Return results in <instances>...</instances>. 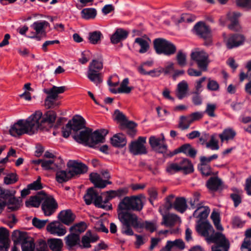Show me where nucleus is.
<instances>
[{
    "label": "nucleus",
    "instance_id": "22",
    "mask_svg": "<svg viewBox=\"0 0 251 251\" xmlns=\"http://www.w3.org/2000/svg\"><path fill=\"white\" fill-rule=\"evenodd\" d=\"M30 238L26 232L19 230H15L12 235V239L14 245H21L22 246V244L27 241Z\"/></svg>",
    "mask_w": 251,
    "mask_h": 251
},
{
    "label": "nucleus",
    "instance_id": "53",
    "mask_svg": "<svg viewBox=\"0 0 251 251\" xmlns=\"http://www.w3.org/2000/svg\"><path fill=\"white\" fill-rule=\"evenodd\" d=\"M178 64L181 67L186 65V54L182 50H179L176 56Z\"/></svg>",
    "mask_w": 251,
    "mask_h": 251
},
{
    "label": "nucleus",
    "instance_id": "21",
    "mask_svg": "<svg viewBox=\"0 0 251 251\" xmlns=\"http://www.w3.org/2000/svg\"><path fill=\"white\" fill-rule=\"evenodd\" d=\"M194 30L197 35L206 39L210 36V29L204 23L198 22L194 26Z\"/></svg>",
    "mask_w": 251,
    "mask_h": 251
},
{
    "label": "nucleus",
    "instance_id": "20",
    "mask_svg": "<svg viewBox=\"0 0 251 251\" xmlns=\"http://www.w3.org/2000/svg\"><path fill=\"white\" fill-rule=\"evenodd\" d=\"M9 235L6 228L0 227V251H8L9 247Z\"/></svg>",
    "mask_w": 251,
    "mask_h": 251
},
{
    "label": "nucleus",
    "instance_id": "27",
    "mask_svg": "<svg viewBox=\"0 0 251 251\" xmlns=\"http://www.w3.org/2000/svg\"><path fill=\"white\" fill-rule=\"evenodd\" d=\"M128 32L122 28H118L111 37V41L113 44H117L125 40L127 36Z\"/></svg>",
    "mask_w": 251,
    "mask_h": 251
},
{
    "label": "nucleus",
    "instance_id": "60",
    "mask_svg": "<svg viewBox=\"0 0 251 251\" xmlns=\"http://www.w3.org/2000/svg\"><path fill=\"white\" fill-rule=\"evenodd\" d=\"M48 222V220H41L36 217L34 218L32 221V225L39 229L44 227Z\"/></svg>",
    "mask_w": 251,
    "mask_h": 251
},
{
    "label": "nucleus",
    "instance_id": "39",
    "mask_svg": "<svg viewBox=\"0 0 251 251\" xmlns=\"http://www.w3.org/2000/svg\"><path fill=\"white\" fill-rule=\"evenodd\" d=\"M236 135V132L231 128H227L219 134L222 142L232 140Z\"/></svg>",
    "mask_w": 251,
    "mask_h": 251
},
{
    "label": "nucleus",
    "instance_id": "10",
    "mask_svg": "<svg viewBox=\"0 0 251 251\" xmlns=\"http://www.w3.org/2000/svg\"><path fill=\"white\" fill-rule=\"evenodd\" d=\"M128 210H122L118 207V215L119 220L122 224H130L134 227H137L138 226L137 216Z\"/></svg>",
    "mask_w": 251,
    "mask_h": 251
},
{
    "label": "nucleus",
    "instance_id": "47",
    "mask_svg": "<svg viewBox=\"0 0 251 251\" xmlns=\"http://www.w3.org/2000/svg\"><path fill=\"white\" fill-rule=\"evenodd\" d=\"M137 227L144 228L146 230L153 232L156 229L157 226L156 224L154 222L145 221L141 223H138Z\"/></svg>",
    "mask_w": 251,
    "mask_h": 251
},
{
    "label": "nucleus",
    "instance_id": "12",
    "mask_svg": "<svg viewBox=\"0 0 251 251\" xmlns=\"http://www.w3.org/2000/svg\"><path fill=\"white\" fill-rule=\"evenodd\" d=\"M146 138L139 137L136 141L132 142L129 145V151L133 155H139L147 153V150L145 146Z\"/></svg>",
    "mask_w": 251,
    "mask_h": 251
},
{
    "label": "nucleus",
    "instance_id": "48",
    "mask_svg": "<svg viewBox=\"0 0 251 251\" xmlns=\"http://www.w3.org/2000/svg\"><path fill=\"white\" fill-rule=\"evenodd\" d=\"M103 197L102 196H99L98 194H97L95 200L94 201V204L96 206L104 209L106 210H110L112 209V205L111 204H102L103 201Z\"/></svg>",
    "mask_w": 251,
    "mask_h": 251
},
{
    "label": "nucleus",
    "instance_id": "29",
    "mask_svg": "<svg viewBox=\"0 0 251 251\" xmlns=\"http://www.w3.org/2000/svg\"><path fill=\"white\" fill-rule=\"evenodd\" d=\"M49 25V23L46 21H38L34 22L30 27L35 31L34 33L45 34V28Z\"/></svg>",
    "mask_w": 251,
    "mask_h": 251
},
{
    "label": "nucleus",
    "instance_id": "55",
    "mask_svg": "<svg viewBox=\"0 0 251 251\" xmlns=\"http://www.w3.org/2000/svg\"><path fill=\"white\" fill-rule=\"evenodd\" d=\"M34 251H49L46 241L43 239L38 240Z\"/></svg>",
    "mask_w": 251,
    "mask_h": 251
},
{
    "label": "nucleus",
    "instance_id": "59",
    "mask_svg": "<svg viewBox=\"0 0 251 251\" xmlns=\"http://www.w3.org/2000/svg\"><path fill=\"white\" fill-rule=\"evenodd\" d=\"M131 226L132 225L130 224H122L121 232L126 235H134V232L131 227Z\"/></svg>",
    "mask_w": 251,
    "mask_h": 251
},
{
    "label": "nucleus",
    "instance_id": "57",
    "mask_svg": "<svg viewBox=\"0 0 251 251\" xmlns=\"http://www.w3.org/2000/svg\"><path fill=\"white\" fill-rule=\"evenodd\" d=\"M206 147L212 150H217L219 149L218 141L214 136L211 137L210 141L206 143Z\"/></svg>",
    "mask_w": 251,
    "mask_h": 251
},
{
    "label": "nucleus",
    "instance_id": "49",
    "mask_svg": "<svg viewBox=\"0 0 251 251\" xmlns=\"http://www.w3.org/2000/svg\"><path fill=\"white\" fill-rule=\"evenodd\" d=\"M129 83V79L127 78H125L122 82L120 87H119L120 93L128 94L129 93L132 88L128 86Z\"/></svg>",
    "mask_w": 251,
    "mask_h": 251
},
{
    "label": "nucleus",
    "instance_id": "19",
    "mask_svg": "<svg viewBox=\"0 0 251 251\" xmlns=\"http://www.w3.org/2000/svg\"><path fill=\"white\" fill-rule=\"evenodd\" d=\"M241 14L239 12L230 11L227 14V19L231 23L228 25V28L233 31H239L241 27L238 19Z\"/></svg>",
    "mask_w": 251,
    "mask_h": 251
},
{
    "label": "nucleus",
    "instance_id": "23",
    "mask_svg": "<svg viewBox=\"0 0 251 251\" xmlns=\"http://www.w3.org/2000/svg\"><path fill=\"white\" fill-rule=\"evenodd\" d=\"M69 122H71V127L74 131H77L85 128V120L80 116L76 115Z\"/></svg>",
    "mask_w": 251,
    "mask_h": 251
},
{
    "label": "nucleus",
    "instance_id": "13",
    "mask_svg": "<svg viewBox=\"0 0 251 251\" xmlns=\"http://www.w3.org/2000/svg\"><path fill=\"white\" fill-rule=\"evenodd\" d=\"M161 138L152 136L149 139V143L152 149L159 153L165 152L167 148L165 143L164 137L163 134Z\"/></svg>",
    "mask_w": 251,
    "mask_h": 251
},
{
    "label": "nucleus",
    "instance_id": "43",
    "mask_svg": "<svg viewBox=\"0 0 251 251\" xmlns=\"http://www.w3.org/2000/svg\"><path fill=\"white\" fill-rule=\"evenodd\" d=\"M102 35L100 31H95L89 33L88 39L92 44H97L100 42Z\"/></svg>",
    "mask_w": 251,
    "mask_h": 251
},
{
    "label": "nucleus",
    "instance_id": "33",
    "mask_svg": "<svg viewBox=\"0 0 251 251\" xmlns=\"http://www.w3.org/2000/svg\"><path fill=\"white\" fill-rule=\"evenodd\" d=\"M186 201L183 197L176 198L174 202L173 208L176 211L182 213L187 209Z\"/></svg>",
    "mask_w": 251,
    "mask_h": 251
},
{
    "label": "nucleus",
    "instance_id": "35",
    "mask_svg": "<svg viewBox=\"0 0 251 251\" xmlns=\"http://www.w3.org/2000/svg\"><path fill=\"white\" fill-rule=\"evenodd\" d=\"M222 184V180L218 177H211L207 181V188L212 191H217L220 188Z\"/></svg>",
    "mask_w": 251,
    "mask_h": 251
},
{
    "label": "nucleus",
    "instance_id": "30",
    "mask_svg": "<svg viewBox=\"0 0 251 251\" xmlns=\"http://www.w3.org/2000/svg\"><path fill=\"white\" fill-rule=\"evenodd\" d=\"M65 244L69 248H72L79 244V235L76 233H71L65 238Z\"/></svg>",
    "mask_w": 251,
    "mask_h": 251
},
{
    "label": "nucleus",
    "instance_id": "50",
    "mask_svg": "<svg viewBox=\"0 0 251 251\" xmlns=\"http://www.w3.org/2000/svg\"><path fill=\"white\" fill-rule=\"evenodd\" d=\"M22 251H34L35 244L31 237L21 246Z\"/></svg>",
    "mask_w": 251,
    "mask_h": 251
},
{
    "label": "nucleus",
    "instance_id": "62",
    "mask_svg": "<svg viewBox=\"0 0 251 251\" xmlns=\"http://www.w3.org/2000/svg\"><path fill=\"white\" fill-rule=\"evenodd\" d=\"M216 108V105L215 104L208 103L205 112L209 116L214 117L215 116L214 111Z\"/></svg>",
    "mask_w": 251,
    "mask_h": 251
},
{
    "label": "nucleus",
    "instance_id": "42",
    "mask_svg": "<svg viewBox=\"0 0 251 251\" xmlns=\"http://www.w3.org/2000/svg\"><path fill=\"white\" fill-rule=\"evenodd\" d=\"M192 121L189 116H181L180 117L178 127L181 130H185L188 128Z\"/></svg>",
    "mask_w": 251,
    "mask_h": 251
},
{
    "label": "nucleus",
    "instance_id": "36",
    "mask_svg": "<svg viewBox=\"0 0 251 251\" xmlns=\"http://www.w3.org/2000/svg\"><path fill=\"white\" fill-rule=\"evenodd\" d=\"M45 194L44 193L42 195L31 197L28 201L25 202L26 206L39 207L41 202L43 201L44 199H45Z\"/></svg>",
    "mask_w": 251,
    "mask_h": 251
},
{
    "label": "nucleus",
    "instance_id": "54",
    "mask_svg": "<svg viewBox=\"0 0 251 251\" xmlns=\"http://www.w3.org/2000/svg\"><path fill=\"white\" fill-rule=\"evenodd\" d=\"M89 235H91V232L90 231H87L85 235L82 237V245H80L81 248H88L91 247L90 243L91 242L90 241V238H89Z\"/></svg>",
    "mask_w": 251,
    "mask_h": 251
},
{
    "label": "nucleus",
    "instance_id": "51",
    "mask_svg": "<svg viewBox=\"0 0 251 251\" xmlns=\"http://www.w3.org/2000/svg\"><path fill=\"white\" fill-rule=\"evenodd\" d=\"M18 180V176L16 174H7L4 177V183L6 185L12 184L16 183Z\"/></svg>",
    "mask_w": 251,
    "mask_h": 251
},
{
    "label": "nucleus",
    "instance_id": "38",
    "mask_svg": "<svg viewBox=\"0 0 251 251\" xmlns=\"http://www.w3.org/2000/svg\"><path fill=\"white\" fill-rule=\"evenodd\" d=\"M48 244L52 251H61L63 245L61 239L56 238L49 239Z\"/></svg>",
    "mask_w": 251,
    "mask_h": 251
},
{
    "label": "nucleus",
    "instance_id": "4",
    "mask_svg": "<svg viewBox=\"0 0 251 251\" xmlns=\"http://www.w3.org/2000/svg\"><path fill=\"white\" fill-rule=\"evenodd\" d=\"M154 50L158 54H164L166 55L174 54L176 48L174 44L164 38L155 39L153 42Z\"/></svg>",
    "mask_w": 251,
    "mask_h": 251
},
{
    "label": "nucleus",
    "instance_id": "34",
    "mask_svg": "<svg viewBox=\"0 0 251 251\" xmlns=\"http://www.w3.org/2000/svg\"><path fill=\"white\" fill-rule=\"evenodd\" d=\"M150 40L149 39H145L141 37H138L135 39L134 44H137L140 47L139 52L140 53H144L150 48Z\"/></svg>",
    "mask_w": 251,
    "mask_h": 251
},
{
    "label": "nucleus",
    "instance_id": "64",
    "mask_svg": "<svg viewBox=\"0 0 251 251\" xmlns=\"http://www.w3.org/2000/svg\"><path fill=\"white\" fill-rule=\"evenodd\" d=\"M72 130H73V128L71 127V122H68L65 127L62 128V132L63 136L64 138L68 137L71 133Z\"/></svg>",
    "mask_w": 251,
    "mask_h": 251
},
{
    "label": "nucleus",
    "instance_id": "26",
    "mask_svg": "<svg viewBox=\"0 0 251 251\" xmlns=\"http://www.w3.org/2000/svg\"><path fill=\"white\" fill-rule=\"evenodd\" d=\"M188 84L185 80H182L177 86L176 95L177 97L181 100L187 96L188 91Z\"/></svg>",
    "mask_w": 251,
    "mask_h": 251
},
{
    "label": "nucleus",
    "instance_id": "8",
    "mask_svg": "<svg viewBox=\"0 0 251 251\" xmlns=\"http://www.w3.org/2000/svg\"><path fill=\"white\" fill-rule=\"evenodd\" d=\"M167 172H180L184 173H193L194 166L191 161L187 158H182L178 163H171L166 168Z\"/></svg>",
    "mask_w": 251,
    "mask_h": 251
},
{
    "label": "nucleus",
    "instance_id": "9",
    "mask_svg": "<svg viewBox=\"0 0 251 251\" xmlns=\"http://www.w3.org/2000/svg\"><path fill=\"white\" fill-rule=\"evenodd\" d=\"M192 60L195 61L198 67L202 71H205L210 62L208 54L203 50L196 51L191 54Z\"/></svg>",
    "mask_w": 251,
    "mask_h": 251
},
{
    "label": "nucleus",
    "instance_id": "41",
    "mask_svg": "<svg viewBox=\"0 0 251 251\" xmlns=\"http://www.w3.org/2000/svg\"><path fill=\"white\" fill-rule=\"evenodd\" d=\"M61 164L59 162H55L54 160H43L42 162V167L45 171L53 170L54 168H58V164Z\"/></svg>",
    "mask_w": 251,
    "mask_h": 251
},
{
    "label": "nucleus",
    "instance_id": "52",
    "mask_svg": "<svg viewBox=\"0 0 251 251\" xmlns=\"http://www.w3.org/2000/svg\"><path fill=\"white\" fill-rule=\"evenodd\" d=\"M201 208V207H198V208L194 211L193 213L194 216H196L200 218V220H202L206 219L210 212V209L207 207H204V210L201 211L198 216H197L198 211Z\"/></svg>",
    "mask_w": 251,
    "mask_h": 251
},
{
    "label": "nucleus",
    "instance_id": "1",
    "mask_svg": "<svg viewBox=\"0 0 251 251\" xmlns=\"http://www.w3.org/2000/svg\"><path fill=\"white\" fill-rule=\"evenodd\" d=\"M56 118V114L53 111H48L44 115L37 111L25 121L20 120L12 125L9 133L12 136L19 137L25 133L33 134L38 129H48L52 127Z\"/></svg>",
    "mask_w": 251,
    "mask_h": 251
},
{
    "label": "nucleus",
    "instance_id": "28",
    "mask_svg": "<svg viewBox=\"0 0 251 251\" xmlns=\"http://www.w3.org/2000/svg\"><path fill=\"white\" fill-rule=\"evenodd\" d=\"M111 143L115 147L122 148L126 144V136L121 133L115 134L111 138Z\"/></svg>",
    "mask_w": 251,
    "mask_h": 251
},
{
    "label": "nucleus",
    "instance_id": "63",
    "mask_svg": "<svg viewBox=\"0 0 251 251\" xmlns=\"http://www.w3.org/2000/svg\"><path fill=\"white\" fill-rule=\"evenodd\" d=\"M245 223V221H242L241 218L238 216L234 217L232 219V224L234 227H242Z\"/></svg>",
    "mask_w": 251,
    "mask_h": 251
},
{
    "label": "nucleus",
    "instance_id": "45",
    "mask_svg": "<svg viewBox=\"0 0 251 251\" xmlns=\"http://www.w3.org/2000/svg\"><path fill=\"white\" fill-rule=\"evenodd\" d=\"M78 174H56V180L59 183L66 182Z\"/></svg>",
    "mask_w": 251,
    "mask_h": 251
},
{
    "label": "nucleus",
    "instance_id": "58",
    "mask_svg": "<svg viewBox=\"0 0 251 251\" xmlns=\"http://www.w3.org/2000/svg\"><path fill=\"white\" fill-rule=\"evenodd\" d=\"M110 193L113 196V198L116 197H121L126 195L128 192V189L127 188H121L117 190H110Z\"/></svg>",
    "mask_w": 251,
    "mask_h": 251
},
{
    "label": "nucleus",
    "instance_id": "40",
    "mask_svg": "<svg viewBox=\"0 0 251 251\" xmlns=\"http://www.w3.org/2000/svg\"><path fill=\"white\" fill-rule=\"evenodd\" d=\"M98 192L93 188H90L87 191L86 194L84 196V201L86 204L89 205L94 202Z\"/></svg>",
    "mask_w": 251,
    "mask_h": 251
},
{
    "label": "nucleus",
    "instance_id": "15",
    "mask_svg": "<svg viewBox=\"0 0 251 251\" xmlns=\"http://www.w3.org/2000/svg\"><path fill=\"white\" fill-rule=\"evenodd\" d=\"M210 238L213 243L216 244L217 246L223 247L224 251H228L229 243L223 234L219 232H216L211 236Z\"/></svg>",
    "mask_w": 251,
    "mask_h": 251
},
{
    "label": "nucleus",
    "instance_id": "18",
    "mask_svg": "<svg viewBox=\"0 0 251 251\" xmlns=\"http://www.w3.org/2000/svg\"><path fill=\"white\" fill-rule=\"evenodd\" d=\"M224 37L226 46L229 49L241 45L244 41V36L241 34H233L226 40L225 34H224Z\"/></svg>",
    "mask_w": 251,
    "mask_h": 251
},
{
    "label": "nucleus",
    "instance_id": "5",
    "mask_svg": "<svg viewBox=\"0 0 251 251\" xmlns=\"http://www.w3.org/2000/svg\"><path fill=\"white\" fill-rule=\"evenodd\" d=\"M65 90V86L57 87L53 86L51 88L43 89V92L47 95L45 100V104L48 108H54L58 105L56 100L58 94H62Z\"/></svg>",
    "mask_w": 251,
    "mask_h": 251
},
{
    "label": "nucleus",
    "instance_id": "11",
    "mask_svg": "<svg viewBox=\"0 0 251 251\" xmlns=\"http://www.w3.org/2000/svg\"><path fill=\"white\" fill-rule=\"evenodd\" d=\"M58 207V204L51 196L45 194V199L42 204V209L46 216H50L55 212Z\"/></svg>",
    "mask_w": 251,
    "mask_h": 251
},
{
    "label": "nucleus",
    "instance_id": "56",
    "mask_svg": "<svg viewBox=\"0 0 251 251\" xmlns=\"http://www.w3.org/2000/svg\"><path fill=\"white\" fill-rule=\"evenodd\" d=\"M206 77L203 76L197 80L195 83V90L193 92L201 93L203 90L202 83L206 80Z\"/></svg>",
    "mask_w": 251,
    "mask_h": 251
},
{
    "label": "nucleus",
    "instance_id": "2",
    "mask_svg": "<svg viewBox=\"0 0 251 251\" xmlns=\"http://www.w3.org/2000/svg\"><path fill=\"white\" fill-rule=\"evenodd\" d=\"M74 138L77 142L91 148H94L99 143L104 142L103 137L98 130L92 133V129L86 127L74 135Z\"/></svg>",
    "mask_w": 251,
    "mask_h": 251
},
{
    "label": "nucleus",
    "instance_id": "6",
    "mask_svg": "<svg viewBox=\"0 0 251 251\" xmlns=\"http://www.w3.org/2000/svg\"><path fill=\"white\" fill-rule=\"evenodd\" d=\"M119 208L122 210L140 211L143 207L142 201L139 196L126 197L119 203Z\"/></svg>",
    "mask_w": 251,
    "mask_h": 251
},
{
    "label": "nucleus",
    "instance_id": "32",
    "mask_svg": "<svg viewBox=\"0 0 251 251\" xmlns=\"http://www.w3.org/2000/svg\"><path fill=\"white\" fill-rule=\"evenodd\" d=\"M90 179L96 187L104 188L106 186V181L102 180L100 174H90Z\"/></svg>",
    "mask_w": 251,
    "mask_h": 251
},
{
    "label": "nucleus",
    "instance_id": "16",
    "mask_svg": "<svg viewBox=\"0 0 251 251\" xmlns=\"http://www.w3.org/2000/svg\"><path fill=\"white\" fill-rule=\"evenodd\" d=\"M57 218L62 223L69 226L75 220V216L70 209L61 211L58 215Z\"/></svg>",
    "mask_w": 251,
    "mask_h": 251
},
{
    "label": "nucleus",
    "instance_id": "17",
    "mask_svg": "<svg viewBox=\"0 0 251 251\" xmlns=\"http://www.w3.org/2000/svg\"><path fill=\"white\" fill-rule=\"evenodd\" d=\"M67 166L70 169L68 173H86L88 171L85 164L75 160H69Z\"/></svg>",
    "mask_w": 251,
    "mask_h": 251
},
{
    "label": "nucleus",
    "instance_id": "3",
    "mask_svg": "<svg viewBox=\"0 0 251 251\" xmlns=\"http://www.w3.org/2000/svg\"><path fill=\"white\" fill-rule=\"evenodd\" d=\"M102 68V62L96 59L93 60L89 65L87 76L96 85H98L102 81V75L100 73Z\"/></svg>",
    "mask_w": 251,
    "mask_h": 251
},
{
    "label": "nucleus",
    "instance_id": "31",
    "mask_svg": "<svg viewBox=\"0 0 251 251\" xmlns=\"http://www.w3.org/2000/svg\"><path fill=\"white\" fill-rule=\"evenodd\" d=\"M180 218L176 215L171 214L164 215L163 217V221L162 225H164L166 226H172L176 223L180 222Z\"/></svg>",
    "mask_w": 251,
    "mask_h": 251
},
{
    "label": "nucleus",
    "instance_id": "7",
    "mask_svg": "<svg viewBox=\"0 0 251 251\" xmlns=\"http://www.w3.org/2000/svg\"><path fill=\"white\" fill-rule=\"evenodd\" d=\"M16 191L13 190L0 188V197L2 199L6 204L8 205V208L12 211L17 210L20 206L19 201L15 197Z\"/></svg>",
    "mask_w": 251,
    "mask_h": 251
},
{
    "label": "nucleus",
    "instance_id": "37",
    "mask_svg": "<svg viewBox=\"0 0 251 251\" xmlns=\"http://www.w3.org/2000/svg\"><path fill=\"white\" fill-rule=\"evenodd\" d=\"M176 247L179 249L182 250L185 248L184 243L180 239H176L174 241H168L165 247L160 251H171L174 247Z\"/></svg>",
    "mask_w": 251,
    "mask_h": 251
},
{
    "label": "nucleus",
    "instance_id": "61",
    "mask_svg": "<svg viewBox=\"0 0 251 251\" xmlns=\"http://www.w3.org/2000/svg\"><path fill=\"white\" fill-rule=\"evenodd\" d=\"M115 120L120 122L122 123V125L125 123L126 120V116L122 113L120 110L117 109L114 112Z\"/></svg>",
    "mask_w": 251,
    "mask_h": 251
},
{
    "label": "nucleus",
    "instance_id": "44",
    "mask_svg": "<svg viewBox=\"0 0 251 251\" xmlns=\"http://www.w3.org/2000/svg\"><path fill=\"white\" fill-rule=\"evenodd\" d=\"M81 13L83 18L88 20L95 18L97 15V11L95 8H88L83 9Z\"/></svg>",
    "mask_w": 251,
    "mask_h": 251
},
{
    "label": "nucleus",
    "instance_id": "24",
    "mask_svg": "<svg viewBox=\"0 0 251 251\" xmlns=\"http://www.w3.org/2000/svg\"><path fill=\"white\" fill-rule=\"evenodd\" d=\"M213 230L212 226L207 222H199L196 226L197 232L203 237L209 236V231Z\"/></svg>",
    "mask_w": 251,
    "mask_h": 251
},
{
    "label": "nucleus",
    "instance_id": "14",
    "mask_svg": "<svg viewBox=\"0 0 251 251\" xmlns=\"http://www.w3.org/2000/svg\"><path fill=\"white\" fill-rule=\"evenodd\" d=\"M47 231L51 234L62 236L66 234L65 226L59 221H54L50 223L47 226Z\"/></svg>",
    "mask_w": 251,
    "mask_h": 251
},
{
    "label": "nucleus",
    "instance_id": "46",
    "mask_svg": "<svg viewBox=\"0 0 251 251\" xmlns=\"http://www.w3.org/2000/svg\"><path fill=\"white\" fill-rule=\"evenodd\" d=\"M86 228V225L84 222H80L71 226L70 231L72 233L79 234L84 232Z\"/></svg>",
    "mask_w": 251,
    "mask_h": 251
},
{
    "label": "nucleus",
    "instance_id": "25",
    "mask_svg": "<svg viewBox=\"0 0 251 251\" xmlns=\"http://www.w3.org/2000/svg\"><path fill=\"white\" fill-rule=\"evenodd\" d=\"M183 152L186 155L194 158L196 156L197 151L192 148L189 144H185L175 151V153Z\"/></svg>",
    "mask_w": 251,
    "mask_h": 251
}]
</instances>
